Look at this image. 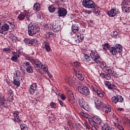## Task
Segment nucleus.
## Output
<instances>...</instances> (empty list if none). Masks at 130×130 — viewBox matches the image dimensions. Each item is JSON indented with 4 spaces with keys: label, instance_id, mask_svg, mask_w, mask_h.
I'll return each instance as SVG.
<instances>
[{
    "label": "nucleus",
    "instance_id": "nucleus-1",
    "mask_svg": "<svg viewBox=\"0 0 130 130\" xmlns=\"http://www.w3.org/2000/svg\"><path fill=\"white\" fill-rule=\"evenodd\" d=\"M40 31V27L36 24H29L28 27V33L29 36H34Z\"/></svg>",
    "mask_w": 130,
    "mask_h": 130
},
{
    "label": "nucleus",
    "instance_id": "nucleus-2",
    "mask_svg": "<svg viewBox=\"0 0 130 130\" xmlns=\"http://www.w3.org/2000/svg\"><path fill=\"white\" fill-rule=\"evenodd\" d=\"M82 5L86 9H96V4L92 0H83Z\"/></svg>",
    "mask_w": 130,
    "mask_h": 130
},
{
    "label": "nucleus",
    "instance_id": "nucleus-3",
    "mask_svg": "<svg viewBox=\"0 0 130 130\" xmlns=\"http://www.w3.org/2000/svg\"><path fill=\"white\" fill-rule=\"evenodd\" d=\"M13 25V22L7 21L4 22V24L0 26V33L1 34H6V32L10 30V26Z\"/></svg>",
    "mask_w": 130,
    "mask_h": 130
},
{
    "label": "nucleus",
    "instance_id": "nucleus-4",
    "mask_svg": "<svg viewBox=\"0 0 130 130\" xmlns=\"http://www.w3.org/2000/svg\"><path fill=\"white\" fill-rule=\"evenodd\" d=\"M88 121L91 125H95V124H101L102 120L98 116H94L92 118L88 119Z\"/></svg>",
    "mask_w": 130,
    "mask_h": 130
},
{
    "label": "nucleus",
    "instance_id": "nucleus-5",
    "mask_svg": "<svg viewBox=\"0 0 130 130\" xmlns=\"http://www.w3.org/2000/svg\"><path fill=\"white\" fill-rule=\"evenodd\" d=\"M29 15L30 13H29V12L26 10H24L23 12H20L17 18L19 20V21H24V20H25V17H26V20L27 21H30Z\"/></svg>",
    "mask_w": 130,
    "mask_h": 130
},
{
    "label": "nucleus",
    "instance_id": "nucleus-6",
    "mask_svg": "<svg viewBox=\"0 0 130 130\" xmlns=\"http://www.w3.org/2000/svg\"><path fill=\"white\" fill-rule=\"evenodd\" d=\"M90 56L93 61H94L95 63H99L101 58L100 55H99V54H98L96 50H91Z\"/></svg>",
    "mask_w": 130,
    "mask_h": 130
},
{
    "label": "nucleus",
    "instance_id": "nucleus-7",
    "mask_svg": "<svg viewBox=\"0 0 130 130\" xmlns=\"http://www.w3.org/2000/svg\"><path fill=\"white\" fill-rule=\"evenodd\" d=\"M122 11L125 13H129L130 12V0H124L122 4Z\"/></svg>",
    "mask_w": 130,
    "mask_h": 130
},
{
    "label": "nucleus",
    "instance_id": "nucleus-8",
    "mask_svg": "<svg viewBox=\"0 0 130 130\" xmlns=\"http://www.w3.org/2000/svg\"><path fill=\"white\" fill-rule=\"evenodd\" d=\"M111 100L113 104H117L118 103H122L123 102V98L120 95H117L116 96H113Z\"/></svg>",
    "mask_w": 130,
    "mask_h": 130
},
{
    "label": "nucleus",
    "instance_id": "nucleus-9",
    "mask_svg": "<svg viewBox=\"0 0 130 130\" xmlns=\"http://www.w3.org/2000/svg\"><path fill=\"white\" fill-rule=\"evenodd\" d=\"M29 61L31 63H32V66L35 67L36 69H40V67H41V62L40 60L37 59H33L30 58L29 59Z\"/></svg>",
    "mask_w": 130,
    "mask_h": 130
},
{
    "label": "nucleus",
    "instance_id": "nucleus-10",
    "mask_svg": "<svg viewBox=\"0 0 130 130\" xmlns=\"http://www.w3.org/2000/svg\"><path fill=\"white\" fill-rule=\"evenodd\" d=\"M78 91L85 96H88L90 94V89L87 87L81 86L79 87Z\"/></svg>",
    "mask_w": 130,
    "mask_h": 130
},
{
    "label": "nucleus",
    "instance_id": "nucleus-11",
    "mask_svg": "<svg viewBox=\"0 0 130 130\" xmlns=\"http://www.w3.org/2000/svg\"><path fill=\"white\" fill-rule=\"evenodd\" d=\"M20 113L18 111H15L13 112V117L12 120L15 122H22V117L21 116H19Z\"/></svg>",
    "mask_w": 130,
    "mask_h": 130
},
{
    "label": "nucleus",
    "instance_id": "nucleus-12",
    "mask_svg": "<svg viewBox=\"0 0 130 130\" xmlns=\"http://www.w3.org/2000/svg\"><path fill=\"white\" fill-rule=\"evenodd\" d=\"M57 14L58 17H64L68 15V10L66 8L60 7L58 9Z\"/></svg>",
    "mask_w": 130,
    "mask_h": 130
},
{
    "label": "nucleus",
    "instance_id": "nucleus-13",
    "mask_svg": "<svg viewBox=\"0 0 130 130\" xmlns=\"http://www.w3.org/2000/svg\"><path fill=\"white\" fill-rule=\"evenodd\" d=\"M38 70L40 74L44 75L48 72V66L46 64H41L40 68H39Z\"/></svg>",
    "mask_w": 130,
    "mask_h": 130
},
{
    "label": "nucleus",
    "instance_id": "nucleus-14",
    "mask_svg": "<svg viewBox=\"0 0 130 130\" xmlns=\"http://www.w3.org/2000/svg\"><path fill=\"white\" fill-rule=\"evenodd\" d=\"M50 29L55 33H57V32H59L61 30V25L57 23H53L50 27Z\"/></svg>",
    "mask_w": 130,
    "mask_h": 130
},
{
    "label": "nucleus",
    "instance_id": "nucleus-15",
    "mask_svg": "<svg viewBox=\"0 0 130 130\" xmlns=\"http://www.w3.org/2000/svg\"><path fill=\"white\" fill-rule=\"evenodd\" d=\"M102 110L104 112H105L106 114L109 113L111 112V108L110 106L108 105V103H104L102 105Z\"/></svg>",
    "mask_w": 130,
    "mask_h": 130
},
{
    "label": "nucleus",
    "instance_id": "nucleus-16",
    "mask_svg": "<svg viewBox=\"0 0 130 130\" xmlns=\"http://www.w3.org/2000/svg\"><path fill=\"white\" fill-rule=\"evenodd\" d=\"M120 13V12L118 11V9H116V8H113L107 12V14L109 17H115L116 15Z\"/></svg>",
    "mask_w": 130,
    "mask_h": 130
},
{
    "label": "nucleus",
    "instance_id": "nucleus-17",
    "mask_svg": "<svg viewBox=\"0 0 130 130\" xmlns=\"http://www.w3.org/2000/svg\"><path fill=\"white\" fill-rule=\"evenodd\" d=\"M24 64H25L24 68L26 69V72L28 73V74H32L34 72V70L33 68H32L31 63H30V62H26Z\"/></svg>",
    "mask_w": 130,
    "mask_h": 130
},
{
    "label": "nucleus",
    "instance_id": "nucleus-18",
    "mask_svg": "<svg viewBox=\"0 0 130 130\" xmlns=\"http://www.w3.org/2000/svg\"><path fill=\"white\" fill-rule=\"evenodd\" d=\"M37 89V84L36 83H32L30 86L29 87V93L30 95H34V93Z\"/></svg>",
    "mask_w": 130,
    "mask_h": 130
},
{
    "label": "nucleus",
    "instance_id": "nucleus-19",
    "mask_svg": "<svg viewBox=\"0 0 130 130\" xmlns=\"http://www.w3.org/2000/svg\"><path fill=\"white\" fill-rule=\"evenodd\" d=\"M91 90H92V91H93V92L95 93H96L97 95H98L100 97L102 98L104 96L103 92H102L101 90L98 89L97 87H95L93 85H91Z\"/></svg>",
    "mask_w": 130,
    "mask_h": 130
},
{
    "label": "nucleus",
    "instance_id": "nucleus-20",
    "mask_svg": "<svg viewBox=\"0 0 130 130\" xmlns=\"http://www.w3.org/2000/svg\"><path fill=\"white\" fill-rule=\"evenodd\" d=\"M66 97L68 98V100L69 101H73V100L75 99V97L74 96V93L71 90L67 91L66 92Z\"/></svg>",
    "mask_w": 130,
    "mask_h": 130
},
{
    "label": "nucleus",
    "instance_id": "nucleus-21",
    "mask_svg": "<svg viewBox=\"0 0 130 130\" xmlns=\"http://www.w3.org/2000/svg\"><path fill=\"white\" fill-rule=\"evenodd\" d=\"M84 38L85 37H84V34H79L77 35V38L78 39L77 40L74 39V41L76 43H80V42H83Z\"/></svg>",
    "mask_w": 130,
    "mask_h": 130
},
{
    "label": "nucleus",
    "instance_id": "nucleus-22",
    "mask_svg": "<svg viewBox=\"0 0 130 130\" xmlns=\"http://www.w3.org/2000/svg\"><path fill=\"white\" fill-rule=\"evenodd\" d=\"M102 130H114V128L113 127H111L110 125L108 123H105L102 126Z\"/></svg>",
    "mask_w": 130,
    "mask_h": 130
},
{
    "label": "nucleus",
    "instance_id": "nucleus-23",
    "mask_svg": "<svg viewBox=\"0 0 130 130\" xmlns=\"http://www.w3.org/2000/svg\"><path fill=\"white\" fill-rule=\"evenodd\" d=\"M94 103L95 105L96 108L97 109H100L101 107H102V106L103 105V103L101 102V100L99 99H96L94 101Z\"/></svg>",
    "mask_w": 130,
    "mask_h": 130
},
{
    "label": "nucleus",
    "instance_id": "nucleus-24",
    "mask_svg": "<svg viewBox=\"0 0 130 130\" xmlns=\"http://www.w3.org/2000/svg\"><path fill=\"white\" fill-rule=\"evenodd\" d=\"M7 104L8 103L7 100L5 99V96H0V105H3L4 107H7Z\"/></svg>",
    "mask_w": 130,
    "mask_h": 130
},
{
    "label": "nucleus",
    "instance_id": "nucleus-25",
    "mask_svg": "<svg viewBox=\"0 0 130 130\" xmlns=\"http://www.w3.org/2000/svg\"><path fill=\"white\" fill-rule=\"evenodd\" d=\"M13 83L17 87L21 86V83H20V78H18L17 77H13Z\"/></svg>",
    "mask_w": 130,
    "mask_h": 130
},
{
    "label": "nucleus",
    "instance_id": "nucleus-26",
    "mask_svg": "<svg viewBox=\"0 0 130 130\" xmlns=\"http://www.w3.org/2000/svg\"><path fill=\"white\" fill-rule=\"evenodd\" d=\"M99 63L100 64L101 68L102 70H106V69H108V67H107V65H106V63L103 61H101V58L100 59V61L99 62Z\"/></svg>",
    "mask_w": 130,
    "mask_h": 130
},
{
    "label": "nucleus",
    "instance_id": "nucleus-27",
    "mask_svg": "<svg viewBox=\"0 0 130 130\" xmlns=\"http://www.w3.org/2000/svg\"><path fill=\"white\" fill-rule=\"evenodd\" d=\"M114 47L116 50L117 53H119L122 51V46L120 44H116Z\"/></svg>",
    "mask_w": 130,
    "mask_h": 130
},
{
    "label": "nucleus",
    "instance_id": "nucleus-28",
    "mask_svg": "<svg viewBox=\"0 0 130 130\" xmlns=\"http://www.w3.org/2000/svg\"><path fill=\"white\" fill-rule=\"evenodd\" d=\"M23 41L27 46H32V40L26 38L24 39Z\"/></svg>",
    "mask_w": 130,
    "mask_h": 130
},
{
    "label": "nucleus",
    "instance_id": "nucleus-29",
    "mask_svg": "<svg viewBox=\"0 0 130 130\" xmlns=\"http://www.w3.org/2000/svg\"><path fill=\"white\" fill-rule=\"evenodd\" d=\"M109 52L111 53L113 55H115L116 53H117V52H116V49H115V47H110L109 49Z\"/></svg>",
    "mask_w": 130,
    "mask_h": 130
},
{
    "label": "nucleus",
    "instance_id": "nucleus-30",
    "mask_svg": "<svg viewBox=\"0 0 130 130\" xmlns=\"http://www.w3.org/2000/svg\"><path fill=\"white\" fill-rule=\"evenodd\" d=\"M76 77H77V78H78L80 81H83V80L85 79L84 75L82 74V73H80V71H78V72L76 73Z\"/></svg>",
    "mask_w": 130,
    "mask_h": 130
},
{
    "label": "nucleus",
    "instance_id": "nucleus-31",
    "mask_svg": "<svg viewBox=\"0 0 130 130\" xmlns=\"http://www.w3.org/2000/svg\"><path fill=\"white\" fill-rule=\"evenodd\" d=\"M72 31L73 33H78L79 32V27L75 24H73L72 26Z\"/></svg>",
    "mask_w": 130,
    "mask_h": 130
},
{
    "label": "nucleus",
    "instance_id": "nucleus-32",
    "mask_svg": "<svg viewBox=\"0 0 130 130\" xmlns=\"http://www.w3.org/2000/svg\"><path fill=\"white\" fill-rule=\"evenodd\" d=\"M84 58L85 61H86V62H89V63L92 62L91 57L87 54H84Z\"/></svg>",
    "mask_w": 130,
    "mask_h": 130
},
{
    "label": "nucleus",
    "instance_id": "nucleus-33",
    "mask_svg": "<svg viewBox=\"0 0 130 130\" xmlns=\"http://www.w3.org/2000/svg\"><path fill=\"white\" fill-rule=\"evenodd\" d=\"M48 10L50 13H54L55 10H56V8L53 5H51L48 7Z\"/></svg>",
    "mask_w": 130,
    "mask_h": 130
},
{
    "label": "nucleus",
    "instance_id": "nucleus-34",
    "mask_svg": "<svg viewBox=\"0 0 130 130\" xmlns=\"http://www.w3.org/2000/svg\"><path fill=\"white\" fill-rule=\"evenodd\" d=\"M44 46L46 51L47 52H49V51H50V49H51V48H50V44L49 42H46L44 44Z\"/></svg>",
    "mask_w": 130,
    "mask_h": 130
},
{
    "label": "nucleus",
    "instance_id": "nucleus-35",
    "mask_svg": "<svg viewBox=\"0 0 130 130\" xmlns=\"http://www.w3.org/2000/svg\"><path fill=\"white\" fill-rule=\"evenodd\" d=\"M40 4L39 3H36L33 7V9L35 11H39L40 10Z\"/></svg>",
    "mask_w": 130,
    "mask_h": 130
},
{
    "label": "nucleus",
    "instance_id": "nucleus-36",
    "mask_svg": "<svg viewBox=\"0 0 130 130\" xmlns=\"http://www.w3.org/2000/svg\"><path fill=\"white\" fill-rule=\"evenodd\" d=\"M31 46L32 45V46H37L39 44L38 41L36 39H31Z\"/></svg>",
    "mask_w": 130,
    "mask_h": 130
},
{
    "label": "nucleus",
    "instance_id": "nucleus-37",
    "mask_svg": "<svg viewBox=\"0 0 130 130\" xmlns=\"http://www.w3.org/2000/svg\"><path fill=\"white\" fill-rule=\"evenodd\" d=\"M72 66L77 69H79L81 67V63L79 61H75L72 63Z\"/></svg>",
    "mask_w": 130,
    "mask_h": 130
},
{
    "label": "nucleus",
    "instance_id": "nucleus-38",
    "mask_svg": "<svg viewBox=\"0 0 130 130\" xmlns=\"http://www.w3.org/2000/svg\"><path fill=\"white\" fill-rule=\"evenodd\" d=\"M14 76L15 77H14V78H21V72L19 71H16L14 73Z\"/></svg>",
    "mask_w": 130,
    "mask_h": 130
},
{
    "label": "nucleus",
    "instance_id": "nucleus-39",
    "mask_svg": "<svg viewBox=\"0 0 130 130\" xmlns=\"http://www.w3.org/2000/svg\"><path fill=\"white\" fill-rule=\"evenodd\" d=\"M105 85L110 90H112V86H111V83L109 81L105 82Z\"/></svg>",
    "mask_w": 130,
    "mask_h": 130
},
{
    "label": "nucleus",
    "instance_id": "nucleus-40",
    "mask_svg": "<svg viewBox=\"0 0 130 130\" xmlns=\"http://www.w3.org/2000/svg\"><path fill=\"white\" fill-rule=\"evenodd\" d=\"M85 103L86 102L83 99H79V104L81 107H82Z\"/></svg>",
    "mask_w": 130,
    "mask_h": 130
},
{
    "label": "nucleus",
    "instance_id": "nucleus-41",
    "mask_svg": "<svg viewBox=\"0 0 130 130\" xmlns=\"http://www.w3.org/2000/svg\"><path fill=\"white\" fill-rule=\"evenodd\" d=\"M106 71L108 72L109 74L112 75L114 73V69H111V67H109L106 69Z\"/></svg>",
    "mask_w": 130,
    "mask_h": 130
},
{
    "label": "nucleus",
    "instance_id": "nucleus-42",
    "mask_svg": "<svg viewBox=\"0 0 130 130\" xmlns=\"http://www.w3.org/2000/svg\"><path fill=\"white\" fill-rule=\"evenodd\" d=\"M81 108H83L84 110H86L87 111H88V110H89V105L87 103H86L83 105Z\"/></svg>",
    "mask_w": 130,
    "mask_h": 130
},
{
    "label": "nucleus",
    "instance_id": "nucleus-43",
    "mask_svg": "<svg viewBox=\"0 0 130 130\" xmlns=\"http://www.w3.org/2000/svg\"><path fill=\"white\" fill-rule=\"evenodd\" d=\"M115 127H117V128H118L119 130H124L123 127L118 123H115Z\"/></svg>",
    "mask_w": 130,
    "mask_h": 130
},
{
    "label": "nucleus",
    "instance_id": "nucleus-44",
    "mask_svg": "<svg viewBox=\"0 0 130 130\" xmlns=\"http://www.w3.org/2000/svg\"><path fill=\"white\" fill-rule=\"evenodd\" d=\"M20 128L21 130H28V126L25 124H22L20 125Z\"/></svg>",
    "mask_w": 130,
    "mask_h": 130
},
{
    "label": "nucleus",
    "instance_id": "nucleus-45",
    "mask_svg": "<svg viewBox=\"0 0 130 130\" xmlns=\"http://www.w3.org/2000/svg\"><path fill=\"white\" fill-rule=\"evenodd\" d=\"M103 49H109V48H110V46L109 45V44L108 43H105L104 44V45H103Z\"/></svg>",
    "mask_w": 130,
    "mask_h": 130
},
{
    "label": "nucleus",
    "instance_id": "nucleus-46",
    "mask_svg": "<svg viewBox=\"0 0 130 130\" xmlns=\"http://www.w3.org/2000/svg\"><path fill=\"white\" fill-rule=\"evenodd\" d=\"M12 61L14 62H17V60H18V57H17V55H14L11 58Z\"/></svg>",
    "mask_w": 130,
    "mask_h": 130
},
{
    "label": "nucleus",
    "instance_id": "nucleus-47",
    "mask_svg": "<svg viewBox=\"0 0 130 130\" xmlns=\"http://www.w3.org/2000/svg\"><path fill=\"white\" fill-rule=\"evenodd\" d=\"M93 11H95L96 16H100V11H99V10L97 9V7L95 6V9H93Z\"/></svg>",
    "mask_w": 130,
    "mask_h": 130
},
{
    "label": "nucleus",
    "instance_id": "nucleus-48",
    "mask_svg": "<svg viewBox=\"0 0 130 130\" xmlns=\"http://www.w3.org/2000/svg\"><path fill=\"white\" fill-rule=\"evenodd\" d=\"M3 51L6 52V54H8V53H11V49L10 48H4Z\"/></svg>",
    "mask_w": 130,
    "mask_h": 130
},
{
    "label": "nucleus",
    "instance_id": "nucleus-49",
    "mask_svg": "<svg viewBox=\"0 0 130 130\" xmlns=\"http://www.w3.org/2000/svg\"><path fill=\"white\" fill-rule=\"evenodd\" d=\"M104 79H106V80H110L111 79V75L107 74L105 75Z\"/></svg>",
    "mask_w": 130,
    "mask_h": 130
},
{
    "label": "nucleus",
    "instance_id": "nucleus-50",
    "mask_svg": "<svg viewBox=\"0 0 130 130\" xmlns=\"http://www.w3.org/2000/svg\"><path fill=\"white\" fill-rule=\"evenodd\" d=\"M92 125L91 126V129L92 130H98V128L99 127H98V125L94 124V125Z\"/></svg>",
    "mask_w": 130,
    "mask_h": 130
},
{
    "label": "nucleus",
    "instance_id": "nucleus-51",
    "mask_svg": "<svg viewBox=\"0 0 130 130\" xmlns=\"http://www.w3.org/2000/svg\"><path fill=\"white\" fill-rule=\"evenodd\" d=\"M66 83H68V84H71L72 83V78L71 77H67L66 80Z\"/></svg>",
    "mask_w": 130,
    "mask_h": 130
},
{
    "label": "nucleus",
    "instance_id": "nucleus-52",
    "mask_svg": "<svg viewBox=\"0 0 130 130\" xmlns=\"http://www.w3.org/2000/svg\"><path fill=\"white\" fill-rule=\"evenodd\" d=\"M50 106L52 107V108H56V104H55V103L52 102L50 103Z\"/></svg>",
    "mask_w": 130,
    "mask_h": 130
},
{
    "label": "nucleus",
    "instance_id": "nucleus-53",
    "mask_svg": "<svg viewBox=\"0 0 130 130\" xmlns=\"http://www.w3.org/2000/svg\"><path fill=\"white\" fill-rule=\"evenodd\" d=\"M85 13L87 14L88 15H91V14H92V11L85 10Z\"/></svg>",
    "mask_w": 130,
    "mask_h": 130
},
{
    "label": "nucleus",
    "instance_id": "nucleus-54",
    "mask_svg": "<svg viewBox=\"0 0 130 130\" xmlns=\"http://www.w3.org/2000/svg\"><path fill=\"white\" fill-rule=\"evenodd\" d=\"M58 101L60 105H61V106H62V107H63L64 105H63V103H62V101L59 99H58Z\"/></svg>",
    "mask_w": 130,
    "mask_h": 130
},
{
    "label": "nucleus",
    "instance_id": "nucleus-55",
    "mask_svg": "<svg viewBox=\"0 0 130 130\" xmlns=\"http://www.w3.org/2000/svg\"><path fill=\"white\" fill-rule=\"evenodd\" d=\"M117 110L119 112L124 111V109L123 108H117Z\"/></svg>",
    "mask_w": 130,
    "mask_h": 130
},
{
    "label": "nucleus",
    "instance_id": "nucleus-56",
    "mask_svg": "<svg viewBox=\"0 0 130 130\" xmlns=\"http://www.w3.org/2000/svg\"><path fill=\"white\" fill-rule=\"evenodd\" d=\"M115 120H117V123H114V126H115V123H117L118 124H119V123L120 122V119H119L117 117L116 118Z\"/></svg>",
    "mask_w": 130,
    "mask_h": 130
},
{
    "label": "nucleus",
    "instance_id": "nucleus-57",
    "mask_svg": "<svg viewBox=\"0 0 130 130\" xmlns=\"http://www.w3.org/2000/svg\"><path fill=\"white\" fill-rule=\"evenodd\" d=\"M116 19H117L118 22H120L121 21V16H116Z\"/></svg>",
    "mask_w": 130,
    "mask_h": 130
},
{
    "label": "nucleus",
    "instance_id": "nucleus-58",
    "mask_svg": "<svg viewBox=\"0 0 130 130\" xmlns=\"http://www.w3.org/2000/svg\"><path fill=\"white\" fill-rule=\"evenodd\" d=\"M61 98L62 100H64L66 99V98H67V96L64 94H61Z\"/></svg>",
    "mask_w": 130,
    "mask_h": 130
},
{
    "label": "nucleus",
    "instance_id": "nucleus-59",
    "mask_svg": "<svg viewBox=\"0 0 130 130\" xmlns=\"http://www.w3.org/2000/svg\"><path fill=\"white\" fill-rule=\"evenodd\" d=\"M8 94L12 95V94H14V91H13L12 89H9Z\"/></svg>",
    "mask_w": 130,
    "mask_h": 130
},
{
    "label": "nucleus",
    "instance_id": "nucleus-60",
    "mask_svg": "<svg viewBox=\"0 0 130 130\" xmlns=\"http://www.w3.org/2000/svg\"><path fill=\"white\" fill-rule=\"evenodd\" d=\"M105 75L106 74L104 73H103V72H102L100 74V76H101V77H102L103 79H104V77H105Z\"/></svg>",
    "mask_w": 130,
    "mask_h": 130
},
{
    "label": "nucleus",
    "instance_id": "nucleus-61",
    "mask_svg": "<svg viewBox=\"0 0 130 130\" xmlns=\"http://www.w3.org/2000/svg\"><path fill=\"white\" fill-rule=\"evenodd\" d=\"M116 35H117V32L116 31H114L113 34V37L114 38H115V37H116Z\"/></svg>",
    "mask_w": 130,
    "mask_h": 130
},
{
    "label": "nucleus",
    "instance_id": "nucleus-62",
    "mask_svg": "<svg viewBox=\"0 0 130 130\" xmlns=\"http://www.w3.org/2000/svg\"><path fill=\"white\" fill-rule=\"evenodd\" d=\"M84 124L86 128H87V129H90V127L89 126V125L87 123H85Z\"/></svg>",
    "mask_w": 130,
    "mask_h": 130
},
{
    "label": "nucleus",
    "instance_id": "nucleus-63",
    "mask_svg": "<svg viewBox=\"0 0 130 130\" xmlns=\"http://www.w3.org/2000/svg\"><path fill=\"white\" fill-rule=\"evenodd\" d=\"M74 17L75 16L73 14H71L70 15H69V18H70V19H71V20H73V19H74Z\"/></svg>",
    "mask_w": 130,
    "mask_h": 130
},
{
    "label": "nucleus",
    "instance_id": "nucleus-64",
    "mask_svg": "<svg viewBox=\"0 0 130 130\" xmlns=\"http://www.w3.org/2000/svg\"><path fill=\"white\" fill-rule=\"evenodd\" d=\"M50 35H52V34L49 32L47 35V38H50Z\"/></svg>",
    "mask_w": 130,
    "mask_h": 130
}]
</instances>
